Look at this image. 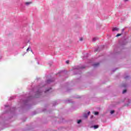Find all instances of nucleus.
Here are the masks:
<instances>
[{
    "label": "nucleus",
    "mask_w": 131,
    "mask_h": 131,
    "mask_svg": "<svg viewBox=\"0 0 131 131\" xmlns=\"http://www.w3.org/2000/svg\"><path fill=\"white\" fill-rule=\"evenodd\" d=\"M93 117H94V116H92L91 118H93Z\"/></svg>",
    "instance_id": "nucleus-26"
},
{
    "label": "nucleus",
    "mask_w": 131,
    "mask_h": 131,
    "mask_svg": "<svg viewBox=\"0 0 131 131\" xmlns=\"http://www.w3.org/2000/svg\"><path fill=\"white\" fill-rule=\"evenodd\" d=\"M0 60H2V57L0 58Z\"/></svg>",
    "instance_id": "nucleus-28"
},
{
    "label": "nucleus",
    "mask_w": 131,
    "mask_h": 131,
    "mask_svg": "<svg viewBox=\"0 0 131 131\" xmlns=\"http://www.w3.org/2000/svg\"><path fill=\"white\" fill-rule=\"evenodd\" d=\"M31 4H32V2H26L25 3V5L26 6H29L30 5H31Z\"/></svg>",
    "instance_id": "nucleus-9"
},
{
    "label": "nucleus",
    "mask_w": 131,
    "mask_h": 131,
    "mask_svg": "<svg viewBox=\"0 0 131 131\" xmlns=\"http://www.w3.org/2000/svg\"><path fill=\"white\" fill-rule=\"evenodd\" d=\"M80 41H82V40H83L82 38H80Z\"/></svg>",
    "instance_id": "nucleus-24"
},
{
    "label": "nucleus",
    "mask_w": 131,
    "mask_h": 131,
    "mask_svg": "<svg viewBox=\"0 0 131 131\" xmlns=\"http://www.w3.org/2000/svg\"><path fill=\"white\" fill-rule=\"evenodd\" d=\"M81 122V120H78V121H77V123H78V124H79V123H80Z\"/></svg>",
    "instance_id": "nucleus-15"
},
{
    "label": "nucleus",
    "mask_w": 131,
    "mask_h": 131,
    "mask_svg": "<svg viewBox=\"0 0 131 131\" xmlns=\"http://www.w3.org/2000/svg\"><path fill=\"white\" fill-rule=\"evenodd\" d=\"M94 114H95V115H99V112H95Z\"/></svg>",
    "instance_id": "nucleus-14"
},
{
    "label": "nucleus",
    "mask_w": 131,
    "mask_h": 131,
    "mask_svg": "<svg viewBox=\"0 0 131 131\" xmlns=\"http://www.w3.org/2000/svg\"><path fill=\"white\" fill-rule=\"evenodd\" d=\"M71 102H72L71 100H69L67 101V103H71Z\"/></svg>",
    "instance_id": "nucleus-19"
},
{
    "label": "nucleus",
    "mask_w": 131,
    "mask_h": 131,
    "mask_svg": "<svg viewBox=\"0 0 131 131\" xmlns=\"http://www.w3.org/2000/svg\"><path fill=\"white\" fill-rule=\"evenodd\" d=\"M126 86H127V84H123V85H122L123 88H126Z\"/></svg>",
    "instance_id": "nucleus-13"
},
{
    "label": "nucleus",
    "mask_w": 131,
    "mask_h": 131,
    "mask_svg": "<svg viewBox=\"0 0 131 131\" xmlns=\"http://www.w3.org/2000/svg\"><path fill=\"white\" fill-rule=\"evenodd\" d=\"M90 114H91V112H89L88 113V114H84L83 115V117H84V118H88V117H89V115H90Z\"/></svg>",
    "instance_id": "nucleus-4"
},
{
    "label": "nucleus",
    "mask_w": 131,
    "mask_h": 131,
    "mask_svg": "<svg viewBox=\"0 0 131 131\" xmlns=\"http://www.w3.org/2000/svg\"><path fill=\"white\" fill-rule=\"evenodd\" d=\"M115 112L114 110L111 111V114H113Z\"/></svg>",
    "instance_id": "nucleus-16"
},
{
    "label": "nucleus",
    "mask_w": 131,
    "mask_h": 131,
    "mask_svg": "<svg viewBox=\"0 0 131 131\" xmlns=\"http://www.w3.org/2000/svg\"><path fill=\"white\" fill-rule=\"evenodd\" d=\"M122 32L124 31V29H123L122 30Z\"/></svg>",
    "instance_id": "nucleus-25"
},
{
    "label": "nucleus",
    "mask_w": 131,
    "mask_h": 131,
    "mask_svg": "<svg viewBox=\"0 0 131 131\" xmlns=\"http://www.w3.org/2000/svg\"><path fill=\"white\" fill-rule=\"evenodd\" d=\"M98 51H99V48L98 47L95 49V50H94L95 52H98Z\"/></svg>",
    "instance_id": "nucleus-11"
},
{
    "label": "nucleus",
    "mask_w": 131,
    "mask_h": 131,
    "mask_svg": "<svg viewBox=\"0 0 131 131\" xmlns=\"http://www.w3.org/2000/svg\"><path fill=\"white\" fill-rule=\"evenodd\" d=\"M99 65H100V63H98V62H97V63H94V64L93 65V66L94 67H97V66H99Z\"/></svg>",
    "instance_id": "nucleus-6"
},
{
    "label": "nucleus",
    "mask_w": 131,
    "mask_h": 131,
    "mask_svg": "<svg viewBox=\"0 0 131 131\" xmlns=\"http://www.w3.org/2000/svg\"><path fill=\"white\" fill-rule=\"evenodd\" d=\"M126 92H127L126 90H124L123 91L122 94H125V93H126Z\"/></svg>",
    "instance_id": "nucleus-18"
},
{
    "label": "nucleus",
    "mask_w": 131,
    "mask_h": 131,
    "mask_svg": "<svg viewBox=\"0 0 131 131\" xmlns=\"http://www.w3.org/2000/svg\"><path fill=\"white\" fill-rule=\"evenodd\" d=\"M0 117L2 119H6V120H7V119H6V117H5V115H2Z\"/></svg>",
    "instance_id": "nucleus-7"
},
{
    "label": "nucleus",
    "mask_w": 131,
    "mask_h": 131,
    "mask_svg": "<svg viewBox=\"0 0 131 131\" xmlns=\"http://www.w3.org/2000/svg\"><path fill=\"white\" fill-rule=\"evenodd\" d=\"M85 68V66H79L75 67L74 68V74H80L81 73V69Z\"/></svg>",
    "instance_id": "nucleus-3"
},
{
    "label": "nucleus",
    "mask_w": 131,
    "mask_h": 131,
    "mask_svg": "<svg viewBox=\"0 0 131 131\" xmlns=\"http://www.w3.org/2000/svg\"><path fill=\"white\" fill-rule=\"evenodd\" d=\"M128 0H124V2H127Z\"/></svg>",
    "instance_id": "nucleus-27"
},
{
    "label": "nucleus",
    "mask_w": 131,
    "mask_h": 131,
    "mask_svg": "<svg viewBox=\"0 0 131 131\" xmlns=\"http://www.w3.org/2000/svg\"><path fill=\"white\" fill-rule=\"evenodd\" d=\"M120 35H121V34H118L116 35V37H118V36H120Z\"/></svg>",
    "instance_id": "nucleus-22"
},
{
    "label": "nucleus",
    "mask_w": 131,
    "mask_h": 131,
    "mask_svg": "<svg viewBox=\"0 0 131 131\" xmlns=\"http://www.w3.org/2000/svg\"><path fill=\"white\" fill-rule=\"evenodd\" d=\"M54 80L55 79L54 78L49 79L45 82H41L37 86L34 88L32 92L34 93L35 95L34 96L29 95L27 100H21L19 102L21 108H23L24 106L28 105V103H29V101H30L31 99H33V98H39L40 96L42 95V93H44V94L51 93V92H52V88H47L50 85V84L53 82Z\"/></svg>",
    "instance_id": "nucleus-1"
},
{
    "label": "nucleus",
    "mask_w": 131,
    "mask_h": 131,
    "mask_svg": "<svg viewBox=\"0 0 131 131\" xmlns=\"http://www.w3.org/2000/svg\"><path fill=\"white\" fill-rule=\"evenodd\" d=\"M127 101H128V103H127V105H128V104H129V103H130V100L127 99Z\"/></svg>",
    "instance_id": "nucleus-21"
},
{
    "label": "nucleus",
    "mask_w": 131,
    "mask_h": 131,
    "mask_svg": "<svg viewBox=\"0 0 131 131\" xmlns=\"http://www.w3.org/2000/svg\"><path fill=\"white\" fill-rule=\"evenodd\" d=\"M63 74H64V72L63 71H60V72H59L57 75H58L59 76H61V75H63Z\"/></svg>",
    "instance_id": "nucleus-5"
},
{
    "label": "nucleus",
    "mask_w": 131,
    "mask_h": 131,
    "mask_svg": "<svg viewBox=\"0 0 131 131\" xmlns=\"http://www.w3.org/2000/svg\"><path fill=\"white\" fill-rule=\"evenodd\" d=\"M31 50V48L29 47L27 49V52H28L29 51H30Z\"/></svg>",
    "instance_id": "nucleus-12"
},
{
    "label": "nucleus",
    "mask_w": 131,
    "mask_h": 131,
    "mask_svg": "<svg viewBox=\"0 0 131 131\" xmlns=\"http://www.w3.org/2000/svg\"><path fill=\"white\" fill-rule=\"evenodd\" d=\"M66 63H67V64H69V60L66 61Z\"/></svg>",
    "instance_id": "nucleus-23"
},
{
    "label": "nucleus",
    "mask_w": 131,
    "mask_h": 131,
    "mask_svg": "<svg viewBox=\"0 0 131 131\" xmlns=\"http://www.w3.org/2000/svg\"><path fill=\"white\" fill-rule=\"evenodd\" d=\"M5 110H7L6 112H5L4 114H9V115H11V116H13L14 114H15V112L16 111V108L15 107H11L10 105H5Z\"/></svg>",
    "instance_id": "nucleus-2"
},
{
    "label": "nucleus",
    "mask_w": 131,
    "mask_h": 131,
    "mask_svg": "<svg viewBox=\"0 0 131 131\" xmlns=\"http://www.w3.org/2000/svg\"><path fill=\"white\" fill-rule=\"evenodd\" d=\"M97 38H93V41H96L97 40Z\"/></svg>",
    "instance_id": "nucleus-17"
},
{
    "label": "nucleus",
    "mask_w": 131,
    "mask_h": 131,
    "mask_svg": "<svg viewBox=\"0 0 131 131\" xmlns=\"http://www.w3.org/2000/svg\"><path fill=\"white\" fill-rule=\"evenodd\" d=\"M129 77V76H125V77H124V79H127V78H128Z\"/></svg>",
    "instance_id": "nucleus-20"
},
{
    "label": "nucleus",
    "mask_w": 131,
    "mask_h": 131,
    "mask_svg": "<svg viewBox=\"0 0 131 131\" xmlns=\"http://www.w3.org/2000/svg\"><path fill=\"white\" fill-rule=\"evenodd\" d=\"M93 127L94 129H97V128H99V125H94Z\"/></svg>",
    "instance_id": "nucleus-10"
},
{
    "label": "nucleus",
    "mask_w": 131,
    "mask_h": 131,
    "mask_svg": "<svg viewBox=\"0 0 131 131\" xmlns=\"http://www.w3.org/2000/svg\"><path fill=\"white\" fill-rule=\"evenodd\" d=\"M119 30V28H114L113 29V31H118Z\"/></svg>",
    "instance_id": "nucleus-8"
},
{
    "label": "nucleus",
    "mask_w": 131,
    "mask_h": 131,
    "mask_svg": "<svg viewBox=\"0 0 131 131\" xmlns=\"http://www.w3.org/2000/svg\"><path fill=\"white\" fill-rule=\"evenodd\" d=\"M29 41H29V40L28 41V42H29Z\"/></svg>",
    "instance_id": "nucleus-29"
},
{
    "label": "nucleus",
    "mask_w": 131,
    "mask_h": 131,
    "mask_svg": "<svg viewBox=\"0 0 131 131\" xmlns=\"http://www.w3.org/2000/svg\"><path fill=\"white\" fill-rule=\"evenodd\" d=\"M38 64H39V62H38Z\"/></svg>",
    "instance_id": "nucleus-30"
}]
</instances>
